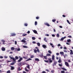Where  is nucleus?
Here are the masks:
<instances>
[{
	"instance_id": "1",
	"label": "nucleus",
	"mask_w": 73,
	"mask_h": 73,
	"mask_svg": "<svg viewBox=\"0 0 73 73\" xmlns=\"http://www.w3.org/2000/svg\"><path fill=\"white\" fill-rule=\"evenodd\" d=\"M11 56H9V57L11 59H12L13 61V62H16V61L17 60H18L19 59V57L17 56H15V59L13 57H10Z\"/></svg>"
},
{
	"instance_id": "2",
	"label": "nucleus",
	"mask_w": 73,
	"mask_h": 73,
	"mask_svg": "<svg viewBox=\"0 0 73 73\" xmlns=\"http://www.w3.org/2000/svg\"><path fill=\"white\" fill-rule=\"evenodd\" d=\"M65 65L67 66L68 67H69V63L67 62H65Z\"/></svg>"
},
{
	"instance_id": "3",
	"label": "nucleus",
	"mask_w": 73,
	"mask_h": 73,
	"mask_svg": "<svg viewBox=\"0 0 73 73\" xmlns=\"http://www.w3.org/2000/svg\"><path fill=\"white\" fill-rule=\"evenodd\" d=\"M16 35L15 33H11V34L10 37L11 36H15Z\"/></svg>"
},
{
	"instance_id": "4",
	"label": "nucleus",
	"mask_w": 73,
	"mask_h": 73,
	"mask_svg": "<svg viewBox=\"0 0 73 73\" xmlns=\"http://www.w3.org/2000/svg\"><path fill=\"white\" fill-rule=\"evenodd\" d=\"M55 57V56H54V55H53L52 56V61H54Z\"/></svg>"
},
{
	"instance_id": "5",
	"label": "nucleus",
	"mask_w": 73,
	"mask_h": 73,
	"mask_svg": "<svg viewBox=\"0 0 73 73\" xmlns=\"http://www.w3.org/2000/svg\"><path fill=\"white\" fill-rule=\"evenodd\" d=\"M48 61H49V62L50 63H52V62H53V61H52V60L51 59V58H49L48 59Z\"/></svg>"
},
{
	"instance_id": "6",
	"label": "nucleus",
	"mask_w": 73,
	"mask_h": 73,
	"mask_svg": "<svg viewBox=\"0 0 73 73\" xmlns=\"http://www.w3.org/2000/svg\"><path fill=\"white\" fill-rule=\"evenodd\" d=\"M44 25H46V26H48V27H49L50 26V25H49V23H44Z\"/></svg>"
},
{
	"instance_id": "7",
	"label": "nucleus",
	"mask_w": 73,
	"mask_h": 73,
	"mask_svg": "<svg viewBox=\"0 0 73 73\" xmlns=\"http://www.w3.org/2000/svg\"><path fill=\"white\" fill-rule=\"evenodd\" d=\"M70 54H71V55H72V54H73V50H70Z\"/></svg>"
},
{
	"instance_id": "8",
	"label": "nucleus",
	"mask_w": 73,
	"mask_h": 73,
	"mask_svg": "<svg viewBox=\"0 0 73 73\" xmlns=\"http://www.w3.org/2000/svg\"><path fill=\"white\" fill-rule=\"evenodd\" d=\"M33 31L35 34H38V33H37V31H36V30H34Z\"/></svg>"
},
{
	"instance_id": "9",
	"label": "nucleus",
	"mask_w": 73,
	"mask_h": 73,
	"mask_svg": "<svg viewBox=\"0 0 73 73\" xmlns=\"http://www.w3.org/2000/svg\"><path fill=\"white\" fill-rule=\"evenodd\" d=\"M23 58H19V59L18 61V62H20L21 61V60H23Z\"/></svg>"
},
{
	"instance_id": "10",
	"label": "nucleus",
	"mask_w": 73,
	"mask_h": 73,
	"mask_svg": "<svg viewBox=\"0 0 73 73\" xmlns=\"http://www.w3.org/2000/svg\"><path fill=\"white\" fill-rule=\"evenodd\" d=\"M10 67L11 68V70H14L15 69V68L13 66H11Z\"/></svg>"
},
{
	"instance_id": "11",
	"label": "nucleus",
	"mask_w": 73,
	"mask_h": 73,
	"mask_svg": "<svg viewBox=\"0 0 73 73\" xmlns=\"http://www.w3.org/2000/svg\"><path fill=\"white\" fill-rule=\"evenodd\" d=\"M21 42H24V43H26V40L23 39L22 40H21Z\"/></svg>"
},
{
	"instance_id": "12",
	"label": "nucleus",
	"mask_w": 73,
	"mask_h": 73,
	"mask_svg": "<svg viewBox=\"0 0 73 73\" xmlns=\"http://www.w3.org/2000/svg\"><path fill=\"white\" fill-rule=\"evenodd\" d=\"M1 50L2 51H5V48L4 47H2L1 48Z\"/></svg>"
},
{
	"instance_id": "13",
	"label": "nucleus",
	"mask_w": 73,
	"mask_h": 73,
	"mask_svg": "<svg viewBox=\"0 0 73 73\" xmlns=\"http://www.w3.org/2000/svg\"><path fill=\"white\" fill-rule=\"evenodd\" d=\"M42 47L44 48H47V47H46V46L45 45L43 44L42 45Z\"/></svg>"
},
{
	"instance_id": "14",
	"label": "nucleus",
	"mask_w": 73,
	"mask_h": 73,
	"mask_svg": "<svg viewBox=\"0 0 73 73\" xmlns=\"http://www.w3.org/2000/svg\"><path fill=\"white\" fill-rule=\"evenodd\" d=\"M54 64H53V66H54V65H56V64H57V62L56 61V62H54Z\"/></svg>"
},
{
	"instance_id": "15",
	"label": "nucleus",
	"mask_w": 73,
	"mask_h": 73,
	"mask_svg": "<svg viewBox=\"0 0 73 73\" xmlns=\"http://www.w3.org/2000/svg\"><path fill=\"white\" fill-rule=\"evenodd\" d=\"M18 65L19 66H21V63H19L18 64Z\"/></svg>"
},
{
	"instance_id": "16",
	"label": "nucleus",
	"mask_w": 73,
	"mask_h": 73,
	"mask_svg": "<svg viewBox=\"0 0 73 73\" xmlns=\"http://www.w3.org/2000/svg\"><path fill=\"white\" fill-rule=\"evenodd\" d=\"M35 61H40V60L38 58H35Z\"/></svg>"
},
{
	"instance_id": "17",
	"label": "nucleus",
	"mask_w": 73,
	"mask_h": 73,
	"mask_svg": "<svg viewBox=\"0 0 73 73\" xmlns=\"http://www.w3.org/2000/svg\"><path fill=\"white\" fill-rule=\"evenodd\" d=\"M23 58H25V59H28V56H23Z\"/></svg>"
},
{
	"instance_id": "18",
	"label": "nucleus",
	"mask_w": 73,
	"mask_h": 73,
	"mask_svg": "<svg viewBox=\"0 0 73 73\" xmlns=\"http://www.w3.org/2000/svg\"><path fill=\"white\" fill-rule=\"evenodd\" d=\"M23 47L24 48H28L27 46L26 45L23 46Z\"/></svg>"
},
{
	"instance_id": "19",
	"label": "nucleus",
	"mask_w": 73,
	"mask_h": 73,
	"mask_svg": "<svg viewBox=\"0 0 73 73\" xmlns=\"http://www.w3.org/2000/svg\"><path fill=\"white\" fill-rule=\"evenodd\" d=\"M30 60H32V59L31 58H29L27 60H26V61H30Z\"/></svg>"
},
{
	"instance_id": "20",
	"label": "nucleus",
	"mask_w": 73,
	"mask_h": 73,
	"mask_svg": "<svg viewBox=\"0 0 73 73\" xmlns=\"http://www.w3.org/2000/svg\"><path fill=\"white\" fill-rule=\"evenodd\" d=\"M60 54L61 55H63V56H64V53L63 52H60Z\"/></svg>"
},
{
	"instance_id": "21",
	"label": "nucleus",
	"mask_w": 73,
	"mask_h": 73,
	"mask_svg": "<svg viewBox=\"0 0 73 73\" xmlns=\"http://www.w3.org/2000/svg\"><path fill=\"white\" fill-rule=\"evenodd\" d=\"M21 69L20 68V67H19L18 68V70L20 71V70H21Z\"/></svg>"
},
{
	"instance_id": "22",
	"label": "nucleus",
	"mask_w": 73,
	"mask_h": 73,
	"mask_svg": "<svg viewBox=\"0 0 73 73\" xmlns=\"http://www.w3.org/2000/svg\"><path fill=\"white\" fill-rule=\"evenodd\" d=\"M62 70H65V71H66L67 70L64 68H62Z\"/></svg>"
},
{
	"instance_id": "23",
	"label": "nucleus",
	"mask_w": 73,
	"mask_h": 73,
	"mask_svg": "<svg viewBox=\"0 0 73 73\" xmlns=\"http://www.w3.org/2000/svg\"><path fill=\"white\" fill-rule=\"evenodd\" d=\"M47 56H44V58L45 59H46V60H47Z\"/></svg>"
},
{
	"instance_id": "24",
	"label": "nucleus",
	"mask_w": 73,
	"mask_h": 73,
	"mask_svg": "<svg viewBox=\"0 0 73 73\" xmlns=\"http://www.w3.org/2000/svg\"><path fill=\"white\" fill-rule=\"evenodd\" d=\"M70 41H71V40L70 39L67 40V42H70Z\"/></svg>"
},
{
	"instance_id": "25",
	"label": "nucleus",
	"mask_w": 73,
	"mask_h": 73,
	"mask_svg": "<svg viewBox=\"0 0 73 73\" xmlns=\"http://www.w3.org/2000/svg\"><path fill=\"white\" fill-rule=\"evenodd\" d=\"M24 25L25 26V27H27L28 26V24L27 23H25L24 24Z\"/></svg>"
},
{
	"instance_id": "26",
	"label": "nucleus",
	"mask_w": 73,
	"mask_h": 73,
	"mask_svg": "<svg viewBox=\"0 0 73 73\" xmlns=\"http://www.w3.org/2000/svg\"><path fill=\"white\" fill-rule=\"evenodd\" d=\"M15 50V48L13 47H12L11 48V50Z\"/></svg>"
},
{
	"instance_id": "27",
	"label": "nucleus",
	"mask_w": 73,
	"mask_h": 73,
	"mask_svg": "<svg viewBox=\"0 0 73 73\" xmlns=\"http://www.w3.org/2000/svg\"><path fill=\"white\" fill-rule=\"evenodd\" d=\"M37 45L38 46H40V43L39 42H38L37 43Z\"/></svg>"
},
{
	"instance_id": "28",
	"label": "nucleus",
	"mask_w": 73,
	"mask_h": 73,
	"mask_svg": "<svg viewBox=\"0 0 73 73\" xmlns=\"http://www.w3.org/2000/svg\"><path fill=\"white\" fill-rule=\"evenodd\" d=\"M14 62L12 63L11 64H10L11 65H14V64H15V63H16L15 62Z\"/></svg>"
},
{
	"instance_id": "29",
	"label": "nucleus",
	"mask_w": 73,
	"mask_h": 73,
	"mask_svg": "<svg viewBox=\"0 0 73 73\" xmlns=\"http://www.w3.org/2000/svg\"><path fill=\"white\" fill-rule=\"evenodd\" d=\"M42 56H43V53H42L40 55V56L41 57H42Z\"/></svg>"
},
{
	"instance_id": "30",
	"label": "nucleus",
	"mask_w": 73,
	"mask_h": 73,
	"mask_svg": "<svg viewBox=\"0 0 73 73\" xmlns=\"http://www.w3.org/2000/svg\"><path fill=\"white\" fill-rule=\"evenodd\" d=\"M50 54H46V56H50Z\"/></svg>"
},
{
	"instance_id": "31",
	"label": "nucleus",
	"mask_w": 73,
	"mask_h": 73,
	"mask_svg": "<svg viewBox=\"0 0 73 73\" xmlns=\"http://www.w3.org/2000/svg\"><path fill=\"white\" fill-rule=\"evenodd\" d=\"M34 52L35 53H37V50L36 49H34Z\"/></svg>"
},
{
	"instance_id": "32",
	"label": "nucleus",
	"mask_w": 73,
	"mask_h": 73,
	"mask_svg": "<svg viewBox=\"0 0 73 73\" xmlns=\"http://www.w3.org/2000/svg\"><path fill=\"white\" fill-rule=\"evenodd\" d=\"M56 37L58 38L59 37H60V35H59V34H58V33L57 34Z\"/></svg>"
},
{
	"instance_id": "33",
	"label": "nucleus",
	"mask_w": 73,
	"mask_h": 73,
	"mask_svg": "<svg viewBox=\"0 0 73 73\" xmlns=\"http://www.w3.org/2000/svg\"><path fill=\"white\" fill-rule=\"evenodd\" d=\"M32 39L33 40H35L36 39V38L35 37H32Z\"/></svg>"
},
{
	"instance_id": "34",
	"label": "nucleus",
	"mask_w": 73,
	"mask_h": 73,
	"mask_svg": "<svg viewBox=\"0 0 73 73\" xmlns=\"http://www.w3.org/2000/svg\"><path fill=\"white\" fill-rule=\"evenodd\" d=\"M58 62H59V63H61V60L60 59H59V60L58 61Z\"/></svg>"
},
{
	"instance_id": "35",
	"label": "nucleus",
	"mask_w": 73,
	"mask_h": 73,
	"mask_svg": "<svg viewBox=\"0 0 73 73\" xmlns=\"http://www.w3.org/2000/svg\"><path fill=\"white\" fill-rule=\"evenodd\" d=\"M54 70H52L51 71V73H54Z\"/></svg>"
},
{
	"instance_id": "36",
	"label": "nucleus",
	"mask_w": 73,
	"mask_h": 73,
	"mask_svg": "<svg viewBox=\"0 0 73 73\" xmlns=\"http://www.w3.org/2000/svg\"><path fill=\"white\" fill-rule=\"evenodd\" d=\"M48 53H50V54H52V52L50 50H49L48 51Z\"/></svg>"
},
{
	"instance_id": "37",
	"label": "nucleus",
	"mask_w": 73,
	"mask_h": 73,
	"mask_svg": "<svg viewBox=\"0 0 73 73\" xmlns=\"http://www.w3.org/2000/svg\"><path fill=\"white\" fill-rule=\"evenodd\" d=\"M52 22H54H54H55L56 21V19H53L52 20Z\"/></svg>"
},
{
	"instance_id": "38",
	"label": "nucleus",
	"mask_w": 73,
	"mask_h": 73,
	"mask_svg": "<svg viewBox=\"0 0 73 73\" xmlns=\"http://www.w3.org/2000/svg\"><path fill=\"white\" fill-rule=\"evenodd\" d=\"M67 23L69 24H70V22H69V20H67Z\"/></svg>"
},
{
	"instance_id": "39",
	"label": "nucleus",
	"mask_w": 73,
	"mask_h": 73,
	"mask_svg": "<svg viewBox=\"0 0 73 73\" xmlns=\"http://www.w3.org/2000/svg\"><path fill=\"white\" fill-rule=\"evenodd\" d=\"M7 73H11V71L9 70L8 71H7Z\"/></svg>"
},
{
	"instance_id": "40",
	"label": "nucleus",
	"mask_w": 73,
	"mask_h": 73,
	"mask_svg": "<svg viewBox=\"0 0 73 73\" xmlns=\"http://www.w3.org/2000/svg\"><path fill=\"white\" fill-rule=\"evenodd\" d=\"M37 21H35V25H37Z\"/></svg>"
},
{
	"instance_id": "41",
	"label": "nucleus",
	"mask_w": 73,
	"mask_h": 73,
	"mask_svg": "<svg viewBox=\"0 0 73 73\" xmlns=\"http://www.w3.org/2000/svg\"><path fill=\"white\" fill-rule=\"evenodd\" d=\"M27 68H28V69H29L30 68L29 65H28V66H27Z\"/></svg>"
},
{
	"instance_id": "42",
	"label": "nucleus",
	"mask_w": 73,
	"mask_h": 73,
	"mask_svg": "<svg viewBox=\"0 0 73 73\" xmlns=\"http://www.w3.org/2000/svg\"><path fill=\"white\" fill-rule=\"evenodd\" d=\"M44 61L46 62H49V61L48 60H44Z\"/></svg>"
},
{
	"instance_id": "43",
	"label": "nucleus",
	"mask_w": 73,
	"mask_h": 73,
	"mask_svg": "<svg viewBox=\"0 0 73 73\" xmlns=\"http://www.w3.org/2000/svg\"><path fill=\"white\" fill-rule=\"evenodd\" d=\"M56 55L57 56H59V55H60V54L58 52L56 53Z\"/></svg>"
},
{
	"instance_id": "44",
	"label": "nucleus",
	"mask_w": 73,
	"mask_h": 73,
	"mask_svg": "<svg viewBox=\"0 0 73 73\" xmlns=\"http://www.w3.org/2000/svg\"><path fill=\"white\" fill-rule=\"evenodd\" d=\"M37 52H40V50H39V49H38L36 50Z\"/></svg>"
},
{
	"instance_id": "45",
	"label": "nucleus",
	"mask_w": 73,
	"mask_h": 73,
	"mask_svg": "<svg viewBox=\"0 0 73 73\" xmlns=\"http://www.w3.org/2000/svg\"><path fill=\"white\" fill-rule=\"evenodd\" d=\"M27 34H23V36H27Z\"/></svg>"
},
{
	"instance_id": "46",
	"label": "nucleus",
	"mask_w": 73,
	"mask_h": 73,
	"mask_svg": "<svg viewBox=\"0 0 73 73\" xmlns=\"http://www.w3.org/2000/svg\"><path fill=\"white\" fill-rule=\"evenodd\" d=\"M34 57V56H33V55H32L31 57L30 58H33Z\"/></svg>"
},
{
	"instance_id": "47",
	"label": "nucleus",
	"mask_w": 73,
	"mask_h": 73,
	"mask_svg": "<svg viewBox=\"0 0 73 73\" xmlns=\"http://www.w3.org/2000/svg\"><path fill=\"white\" fill-rule=\"evenodd\" d=\"M64 40V38H63V37L61 39V41H63V40Z\"/></svg>"
},
{
	"instance_id": "48",
	"label": "nucleus",
	"mask_w": 73,
	"mask_h": 73,
	"mask_svg": "<svg viewBox=\"0 0 73 73\" xmlns=\"http://www.w3.org/2000/svg\"><path fill=\"white\" fill-rule=\"evenodd\" d=\"M25 70L26 71V72H29V70H28L27 68L25 69Z\"/></svg>"
},
{
	"instance_id": "49",
	"label": "nucleus",
	"mask_w": 73,
	"mask_h": 73,
	"mask_svg": "<svg viewBox=\"0 0 73 73\" xmlns=\"http://www.w3.org/2000/svg\"><path fill=\"white\" fill-rule=\"evenodd\" d=\"M61 73H65V71H61Z\"/></svg>"
},
{
	"instance_id": "50",
	"label": "nucleus",
	"mask_w": 73,
	"mask_h": 73,
	"mask_svg": "<svg viewBox=\"0 0 73 73\" xmlns=\"http://www.w3.org/2000/svg\"><path fill=\"white\" fill-rule=\"evenodd\" d=\"M17 51H20V48H18L17 49Z\"/></svg>"
},
{
	"instance_id": "51",
	"label": "nucleus",
	"mask_w": 73,
	"mask_h": 73,
	"mask_svg": "<svg viewBox=\"0 0 73 73\" xmlns=\"http://www.w3.org/2000/svg\"><path fill=\"white\" fill-rule=\"evenodd\" d=\"M68 37L69 38H71V37H72V36H68Z\"/></svg>"
},
{
	"instance_id": "52",
	"label": "nucleus",
	"mask_w": 73,
	"mask_h": 73,
	"mask_svg": "<svg viewBox=\"0 0 73 73\" xmlns=\"http://www.w3.org/2000/svg\"><path fill=\"white\" fill-rule=\"evenodd\" d=\"M15 45H17V41H15Z\"/></svg>"
},
{
	"instance_id": "53",
	"label": "nucleus",
	"mask_w": 73,
	"mask_h": 73,
	"mask_svg": "<svg viewBox=\"0 0 73 73\" xmlns=\"http://www.w3.org/2000/svg\"><path fill=\"white\" fill-rule=\"evenodd\" d=\"M52 37H55V35H54V34H52Z\"/></svg>"
},
{
	"instance_id": "54",
	"label": "nucleus",
	"mask_w": 73,
	"mask_h": 73,
	"mask_svg": "<svg viewBox=\"0 0 73 73\" xmlns=\"http://www.w3.org/2000/svg\"><path fill=\"white\" fill-rule=\"evenodd\" d=\"M64 49H67V48H66V47H64Z\"/></svg>"
},
{
	"instance_id": "55",
	"label": "nucleus",
	"mask_w": 73,
	"mask_h": 73,
	"mask_svg": "<svg viewBox=\"0 0 73 73\" xmlns=\"http://www.w3.org/2000/svg\"><path fill=\"white\" fill-rule=\"evenodd\" d=\"M59 65L60 66H62V64H59Z\"/></svg>"
},
{
	"instance_id": "56",
	"label": "nucleus",
	"mask_w": 73,
	"mask_h": 73,
	"mask_svg": "<svg viewBox=\"0 0 73 73\" xmlns=\"http://www.w3.org/2000/svg\"><path fill=\"white\" fill-rule=\"evenodd\" d=\"M46 40V38H44V41H45V40Z\"/></svg>"
},
{
	"instance_id": "57",
	"label": "nucleus",
	"mask_w": 73,
	"mask_h": 73,
	"mask_svg": "<svg viewBox=\"0 0 73 73\" xmlns=\"http://www.w3.org/2000/svg\"><path fill=\"white\" fill-rule=\"evenodd\" d=\"M27 33H28V34L30 33V31H28L27 32Z\"/></svg>"
},
{
	"instance_id": "58",
	"label": "nucleus",
	"mask_w": 73,
	"mask_h": 73,
	"mask_svg": "<svg viewBox=\"0 0 73 73\" xmlns=\"http://www.w3.org/2000/svg\"><path fill=\"white\" fill-rule=\"evenodd\" d=\"M58 46H61V44H58Z\"/></svg>"
},
{
	"instance_id": "59",
	"label": "nucleus",
	"mask_w": 73,
	"mask_h": 73,
	"mask_svg": "<svg viewBox=\"0 0 73 73\" xmlns=\"http://www.w3.org/2000/svg\"><path fill=\"white\" fill-rule=\"evenodd\" d=\"M0 58H3V57L1 56H0Z\"/></svg>"
},
{
	"instance_id": "60",
	"label": "nucleus",
	"mask_w": 73,
	"mask_h": 73,
	"mask_svg": "<svg viewBox=\"0 0 73 73\" xmlns=\"http://www.w3.org/2000/svg\"><path fill=\"white\" fill-rule=\"evenodd\" d=\"M33 44H36V42L33 41Z\"/></svg>"
},
{
	"instance_id": "61",
	"label": "nucleus",
	"mask_w": 73,
	"mask_h": 73,
	"mask_svg": "<svg viewBox=\"0 0 73 73\" xmlns=\"http://www.w3.org/2000/svg\"><path fill=\"white\" fill-rule=\"evenodd\" d=\"M66 44L67 45H70V43H69L68 42H66Z\"/></svg>"
},
{
	"instance_id": "62",
	"label": "nucleus",
	"mask_w": 73,
	"mask_h": 73,
	"mask_svg": "<svg viewBox=\"0 0 73 73\" xmlns=\"http://www.w3.org/2000/svg\"><path fill=\"white\" fill-rule=\"evenodd\" d=\"M4 58H8V57L7 56H5L4 57Z\"/></svg>"
},
{
	"instance_id": "63",
	"label": "nucleus",
	"mask_w": 73,
	"mask_h": 73,
	"mask_svg": "<svg viewBox=\"0 0 73 73\" xmlns=\"http://www.w3.org/2000/svg\"><path fill=\"white\" fill-rule=\"evenodd\" d=\"M36 19H39V17H36Z\"/></svg>"
},
{
	"instance_id": "64",
	"label": "nucleus",
	"mask_w": 73,
	"mask_h": 73,
	"mask_svg": "<svg viewBox=\"0 0 73 73\" xmlns=\"http://www.w3.org/2000/svg\"><path fill=\"white\" fill-rule=\"evenodd\" d=\"M42 73H46V72H45V71H43L42 72Z\"/></svg>"
}]
</instances>
